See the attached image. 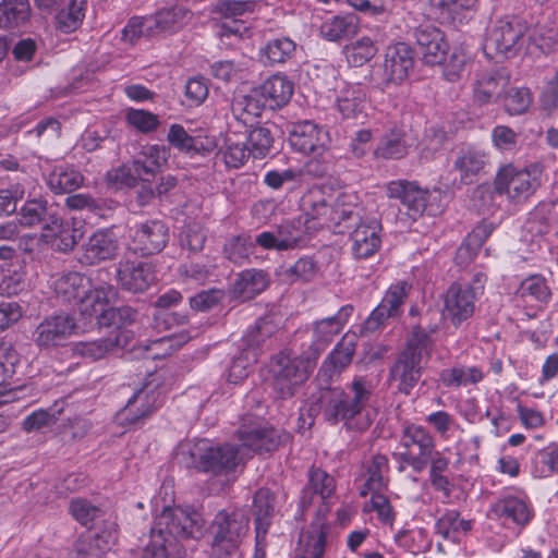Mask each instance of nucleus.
I'll return each instance as SVG.
<instances>
[{"label": "nucleus", "mask_w": 558, "mask_h": 558, "mask_svg": "<svg viewBox=\"0 0 558 558\" xmlns=\"http://www.w3.org/2000/svg\"><path fill=\"white\" fill-rule=\"evenodd\" d=\"M255 2L252 0H219L215 3L214 13L220 14L225 19H235L246 12H253Z\"/></svg>", "instance_id": "nucleus-63"}, {"label": "nucleus", "mask_w": 558, "mask_h": 558, "mask_svg": "<svg viewBox=\"0 0 558 558\" xmlns=\"http://www.w3.org/2000/svg\"><path fill=\"white\" fill-rule=\"evenodd\" d=\"M187 468L211 473L214 475L227 474L238 465L239 450L235 446H211L208 440H199L186 452L182 451Z\"/></svg>", "instance_id": "nucleus-7"}, {"label": "nucleus", "mask_w": 558, "mask_h": 558, "mask_svg": "<svg viewBox=\"0 0 558 558\" xmlns=\"http://www.w3.org/2000/svg\"><path fill=\"white\" fill-rule=\"evenodd\" d=\"M239 437L243 446L262 453L276 450L288 435L270 426H259L240 429Z\"/></svg>", "instance_id": "nucleus-27"}, {"label": "nucleus", "mask_w": 558, "mask_h": 558, "mask_svg": "<svg viewBox=\"0 0 558 558\" xmlns=\"http://www.w3.org/2000/svg\"><path fill=\"white\" fill-rule=\"evenodd\" d=\"M86 0H71L57 15V28L62 33L74 32L85 16Z\"/></svg>", "instance_id": "nucleus-51"}, {"label": "nucleus", "mask_w": 558, "mask_h": 558, "mask_svg": "<svg viewBox=\"0 0 558 558\" xmlns=\"http://www.w3.org/2000/svg\"><path fill=\"white\" fill-rule=\"evenodd\" d=\"M51 218L50 225H46V233H41V236L46 242L56 240V245L61 252L72 251L77 244L81 233L64 223L59 216H52Z\"/></svg>", "instance_id": "nucleus-44"}, {"label": "nucleus", "mask_w": 558, "mask_h": 558, "mask_svg": "<svg viewBox=\"0 0 558 558\" xmlns=\"http://www.w3.org/2000/svg\"><path fill=\"white\" fill-rule=\"evenodd\" d=\"M414 37L426 64H441L449 49L444 33L434 25H421L415 28Z\"/></svg>", "instance_id": "nucleus-20"}, {"label": "nucleus", "mask_w": 558, "mask_h": 558, "mask_svg": "<svg viewBox=\"0 0 558 558\" xmlns=\"http://www.w3.org/2000/svg\"><path fill=\"white\" fill-rule=\"evenodd\" d=\"M354 353L355 342L347 337L342 338L327 355L320 367V372L330 378L336 374L339 375L351 364Z\"/></svg>", "instance_id": "nucleus-40"}, {"label": "nucleus", "mask_w": 558, "mask_h": 558, "mask_svg": "<svg viewBox=\"0 0 558 558\" xmlns=\"http://www.w3.org/2000/svg\"><path fill=\"white\" fill-rule=\"evenodd\" d=\"M119 243L114 233L108 229L94 232L83 244L81 263L97 265L117 257Z\"/></svg>", "instance_id": "nucleus-23"}, {"label": "nucleus", "mask_w": 558, "mask_h": 558, "mask_svg": "<svg viewBox=\"0 0 558 558\" xmlns=\"http://www.w3.org/2000/svg\"><path fill=\"white\" fill-rule=\"evenodd\" d=\"M307 484L302 489L300 507L307 510L314 502L315 496L322 500H329L336 492V481L325 470L312 465L307 471Z\"/></svg>", "instance_id": "nucleus-26"}, {"label": "nucleus", "mask_w": 558, "mask_h": 558, "mask_svg": "<svg viewBox=\"0 0 558 558\" xmlns=\"http://www.w3.org/2000/svg\"><path fill=\"white\" fill-rule=\"evenodd\" d=\"M89 279L80 272H68L54 282V291L63 303L77 302L81 306Z\"/></svg>", "instance_id": "nucleus-34"}, {"label": "nucleus", "mask_w": 558, "mask_h": 558, "mask_svg": "<svg viewBox=\"0 0 558 558\" xmlns=\"http://www.w3.org/2000/svg\"><path fill=\"white\" fill-rule=\"evenodd\" d=\"M116 279L122 290L143 293L156 282V268L149 262L122 259L117 265Z\"/></svg>", "instance_id": "nucleus-13"}, {"label": "nucleus", "mask_w": 558, "mask_h": 558, "mask_svg": "<svg viewBox=\"0 0 558 558\" xmlns=\"http://www.w3.org/2000/svg\"><path fill=\"white\" fill-rule=\"evenodd\" d=\"M296 44L289 37L274 38L260 50L269 64L284 63L292 58Z\"/></svg>", "instance_id": "nucleus-50"}, {"label": "nucleus", "mask_w": 558, "mask_h": 558, "mask_svg": "<svg viewBox=\"0 0 558 558\" xmlns=\"http://www.w3.org/2000/svg\"><path fill=\"white\" fill-rule=\"evenodd\" d=\"M412 48L405 43L389 46L385 52L384 74L386 83H401L413 70Z\"/></svg>", "instance_id": "nucleus-24"}, {"label": "nucleus", "mask_w": 558, "mask_h": 558, "mask_svg": "<svg viewBox=\"0 0 558 558\" xmlns=\"http://www.w3.org/2000/svg\"><path fill=\"white\" fill-rule=\"evenodd\" d=\"M488 156L474 146H460L454 151L452 160L453 171L459 173L461 184H473L485 172Z\"/></svg>", "instance_id": "nucleus-18"}, {"label": "nucleus", "mask_w": 558, "mask_h": 558, "mask_svg": "<svg viewBox=\"0 0 558 558\" xmlns=\"http://www.w3.org/2000/svg\"><path fill=\"white\" fill-rule=\"evenodd\" d=\"M440 380L446 387L466 386L477 384L483 379V373L477 367L457 366L440 372Z\"/></svg>", "instance_id": "nucleus-49"}, {"label": "nucleus", "mask_w": 558, "mask_h": 558, "mask_svg": "<svg viewBox=\"0 0 558 558\" xmlns=\"http://www.w3.org/2000/svg\"><path fill=\"white\" fill-rule=\"evenodd\" d=\"M542 184V169L537 165L518 168L511 163L501 167L494 180V191L506 195L513 204L527 202Z\"/></svg>", "instance_id": "nucleus-6"}, {"label": "nucleus", "mask_w": 558, "mask_h": 558, "mask_svg": "<svg viewBox=\"0 0 558 558\" xmlns=\"http://www.w3.org/2000/svg\"><path fill=\"white\" fill-rule=\"evenodd\" d=\"M353 310V306L348 304L342 306L336 315L316 322L315 333L324 341L330 340L332 336L338 335L342 330Z\"/></svg>", "instance_id": "nucleus-52"}, {"label": "nucleus", "mask_w": 558, "mask_h": 558, "mask_svg": "<svg viewBox=\"0 0 558 558\" xmlns=\"http://www.w3.org/2000/svg\"><path fill=\"white\" fill-rule=\"evenodd\" d=\"M375 386L366 376H355L344 388H328L320 391L319 410L326 422L342 424L348 430L364 432L373 423L367 407Z\"/></svg>", "instance_id": "nucleus-1"}, {"label": "nucleus", "mask_w": 558, "mask_h": 558, "mask_svg": "<svg viewBox=\"0 0 558 558\" xmlns=\"http://www.w3.org/2000/svg\"><path fill=\"white\" fill-rule=\"evenodd\" d=\"M190 11L183 7H171L156 13L154 17H149L146 26V36L154 37L162 34H171L180 28L190 19Z\"/></svg>", "instance_id": "nucleus-29"}, {"label": "nucleus", "mask_w": 558, "mask_h": 558, "mask_svg": "<svg viewBox=\"0 0 558 558\" xmlns=\"http://www.w3.org/2000/svg\"><path fill=\"white\" fill-rule=\"evenodd\" d=\"M276 331V325L272 318L268 315L259 317L254 326H252L246 333L243 336V342L245 350L252 352L253 361L257 357L256 350Z\"/></svg>", "instance_id": "nucleus-46"}, {"label": "nucleus", "mask_w": 558, "mask_h": 558, "mask_svg": "<svg viewBox=\"0 0 558 558\" xmlns=\"http://www.w3.org/2000/svg\"><path fill=\"white\" fill-rule=\"evenodd\" d=\"M46 183L54 194L72 193L83 185L84 177L73 168H56L48 174Z\"/></svg>", "instance_id": "nucleus-45"}, {"label": "nucleus", "mask_w": 558, "mask_h": 558, "mask_svg": "<svg viewBox=\"0 0 558 558\" xmlns=\"http://www.w3.org/2000/svg\"><path fill=\"white\" fill-rule=\"evenodd\" d=\"M317 270L318 267L313 257L305 256L301 257L294 265L287 268L282 275L284 280L290 283L298 280L310 282L315 278Z\"/></svg>", "instance_id": "nucleus-58"}, {"label": "nucleus", "mask_w": 558, "mask_h": 558, "mask_svg": "<svg viewBox=\"0 0 558 558\" xmlns=\"http://www.w3.org/2000/svg\"><path fill=\"white\" fill-rule=\"evenodd\" d=\"M387 194L390 198L401 202L399 211L412 220H416L425 210L427 193L413 182L392 181L387 186Z\"/></svg>", "instance_id": "nucleus-19"}, {"label": "nucleus", "mask_w": 558, "mask_h": 558, "mask_svg": "<svg viewBox=\"0 0 558 558\" xmlns=\"http://www.w3.org/2000/svg\"><path fill=\"white\" fill-rule=\"evenodd\" d=\"M388 471V458L385 454L376 453L373 456L367 466L368 477L365 483V489L361 490L362 496L367 493L380 492L385 487L384 472Z\"/></svg>", "instance_id": "nucleus-55"}, {"label": "nucleus", "mask_w": 558, "mask_h": 558, "mask_svg": "<svg viewBox=\"0 0 558 558\" xmlns=\"http://www.w3.org/2000/svg\"><path fill=\"white\" fill-rule=\"evenodd\" d=\"M377 47L369 37H362L343 47V53L351 66H362L377 53Z\"/></svg>", "instance_id": "nucleus-48"}, {"label": "nucleus", "mask_w": 558, "mask_h": 558, "mask_svg": "<svg viewBox=\"0 0 558 558\" xmlns=\"http://www.w3.org/2000/svg\"><path fill=\"white\" fill-rule=\"evenodd\" d=\"M274 512L275 495L267 488L258 489L253 500V515L257 537L267 533Z\"/></svg>", "instance_id": "nucleus-43"}, {"label": "nucleus", "mask_w": 558, "mask_h": 558, "mask_svg": "<svg viewBox=\"0 0 558 558\" xmlns=\"http://www.w3.org/2000/svg\"><path fill=\"white\" fill-rule=\"evenodd\" d=\"M476 300L472 289L461 282H453L448 288L444 299L445 315L453 327L459 328L473 316Z\"/></svg>", "instance_id": "nucleus-16"}, {"label": "nucleus", "mask_w": 558, "mask_h": 558, "mask_svg": "<svg viewBox=\"0 0 558 558\" xmlns=\"http://www.w3.org/2000/svg\"><path fill=\"white\" fill-rule=\"evenodd\" d=\"M405 132L395 128L385 133L374 150L376 158L390 160L402 159L409 154V144L405 140Z\"/></svg>", "instance_id": "nucleus-39"}, {"label": "nucleus", "mask_w": 558, "mask_h": 558, "mask_svg": "<svg viewBox=\"0 0 558 558\" xmlns=\"http://www.w3.org/2000/svg\"><path fill=\"white\" fill-rule=\"evenodd\" d=\"M130 248L141 256L160 253L169 241V228L162 220L148 219L129 230Z\"/></svg>", "instance_id": "nucleus-10"}, {"label": "nucleus", "mask_w": 558, "mask_h": 558, "mask_svg": "<svg viewBox=\"0 0 558 558\" xmlns=\"http://www.w3.org/2000/svg\"><path fill=\"white\" fill-rule=\"evenodd\" d=\"M381 225L372 218L350 231L351 252L355 259L372 257L381 246Z\"/></svg>", "instance_id": "nucleus-22"}, {"label": "nucleus", "mask_w": 558, "mask_h": 558, "mask_svg": "<svg viewBox=\"0 0 558 558\" xmlns=\"http://www.w3.org/2000/svg\"><path fill=\"white\" fill-rule=\"evenodd\" d=\"M493 231L494 225L492 222L482 221L478 223L458 248L456 255L457 263L462 265L472 260Z\"/></svg>", "instance_id": "nucleus-42"}, {"label": "nucleus", "mask_w": 558, "mask_h": 558, "mask_svg": "<svg viewBox=\"0 0 558 558\" xmlns=\"http://www.w3.org/2000/svg\"><path fill=\"white\" fill-rule=\"evenodd\" d=\"M430 5L438 10L440 15L456 21L465 12L474 9L475 0H429Z\"/></svg>", "instance_id": "nucleus-61"}, {"label": "nucleus", "mask_w": 558, "mask_h": 558, "mask_svg": "<svg viewBox=\"0 0 558 558\" xmlns=\"http://www.w3.org/2000/svg\"><path fill=\"white\" fill-rule=\"evenodd\" d=\"M399 445L402 451L395 454L400 462L399 472H403L407 464L414 472L421 473L429 464L436 451L434 436L425 427L416 424L403 427Z\"/></svg>", "instance_id": "nucleus-8"}, {"label": "nucleus", "mask_w": 558, "mask_h": 558, "mask_svg": "<svg viewBox=\"0 0 558 558\" xmlns=\"http://www.w3.org/2000/svg\"><path fill=\"white\" fill-rule=\"evenodd\" d=\"M250 235H234L223 246L225 257L234 265H243L254 245Z\"/></svg>", "instance_id": "nucleus-56"}, {"label": "nucleus", "mask_w": 558, "mask_h": 558, "mask_svg": "<svg viewBox=\"0 0 558 558\" xmlns=\"http://www.w3.org/2000/svg\"><path fill=\"white\" fill-rule=\"evenodd\" d=\"M359 17L355 14L336 15L323 22L319 34L329 41L349 39L357 33Z\"/></svg>", "instance_id": "nucleus-35"}, {"label": "nucleus", "mask_w": 558, "mask_h": 558, "mask_svg": "<svg viewBox=\"0 0 558 558\" xmlns=\"http://www.w3.org/2000/svg\"><path fill=\"white\" fill-rule=\"evenodd\" d=\"M108 549L109 542L104 536H82L74 544L72 558H101Z\"/></svg>", "instance_id": "nucleus-54"}, {"label": "nucleus", "mask_w": 558, "mask_h": 558, "mask_svg": "<svg viewBox=\"0 0 558 558\" xmlns=\"http://www.w3.org/2000/svg\"><path fill=\"white\" fill-rule=\"evenodd\" d=\"M126 121L142 133L153 132L159 125L158 116L143 109H130L126 112Z\"/></svg>", "instance_id": "nucleus-64"}, {"label": "nucleus", "mask_w": 558, "mask_h": 558, "mask_svg": "<svg viewBox=\"0 0 558 558\" xmlns=\"http://www.w3.org/2000/svg\"><path fill=\"white\" fill-rule=\"evenodd\" d=\"M293 84L287 77L272 75L263 83L258 93L270 108L282 107L293 95Z\"/></svg>", "instance_id": "nucleus-36"}, {"label": "nucleus", "mask_w": 558, "mask_h": 558, "mask_svg": "<svg viewBox=\"0 0 558 558\" xmlns=\"http://www.w3.org/2000/svg\"><path fill=\"white\" fill-rule=\"evenodd\" d=\"M118 289L114 286L92 287L88 283L86 295H84L80 312L86 316H97L101 325V312L106 311L107 305L118 299Z\"/></svg>", "instance_id": "nucleus-32"}, {"label": "nucleus", "mask_w": 558, "mask_h": 558, "mask_svg": "<svg viewBox=\"0 0 558 558\" xmlns=\"http://www.w3.org/2000/svg\"><path fill=\"white\" fill-rule=\"evenodd\" d=\"M494 511L498 517L511 519L518 525L527 524L532 515L527 505L517 497L498 500L494 506Z\"/></svg>", "instance_id": "nucleus-47"}, {"label": "nucleus", "mask_w": 558, "mask_h": 558, "mask_svg": "<svg viewBox=\"0 0 558 558\" xmlns=\"http://www.w3.org/2000/svg\"><path fill=\"white\" fill-rule=\"evenodd\" d=\"M317 359L318 350L312 347L296 356H291L284 351L274 355L270 362V373L272 389L277 398L281 400L293 398L310 378Z\"/></svg>", "instance_id": "nucleus-3"}, {"label": "nucleus", "mask_w": 558, "mask_h": 558, "mask_svg": "<svg viewBox=\"0 0 558 558\" xmlns=\"http://www.w3.org/2000/svg\"><path fill=\"white\" fill-rule=\"evenodd\" d=\"M411 286L401 281L392 284L381 302L372 311L361 327V335L368 336L380 330L389 318L399 316L401 306L408 298Z\"/></svg>", "instance_id": "nucleus-11"}, {"label": "nucleus", "mask_w": 558, "mask_h": 558, "mask_svg": "<svg viewBox=\"0 0 558 558\" xmlns=\"http://www.w3.org/2000/svg\"><path fill=\"white\" fill-rule=\"evenodd\" d=\"M336 190L329 185H315L301 198V209L306 217L305 223L314 221V228L328 227Z\"/></svg>", "instance_id": "nucleus-15"}, {"label": "nucleus", "mask_w": 558, "mask_h": 558, "mask_svg": "<svg viewBox=\"0 0 558 558\" xmlns=\"http://www.w3.org/2000/svg\"><path fill=\"white\" fill-rule=\"evenodd\" d=\"M247 531L248 518L242 510L218 511L208 527L211 558H230Z\"/></svg>", "instance_id": "nucleus-5"}, {"label": "nucleus", "mask_w": 558, "mask_h": 558, "mask_svg": "<svg viewBox=\"0 0 558 558\" xmlns=\"http://www.w3.org/2000/svg\"><path fill=\"white\" fill-rule=\"evenodd\" d=\"M205 520L197 511L165 507L151 527L153 541L145 547L142 558H168L172 539H196L202 536Z\"/></svg>", "instance_id": "nucleus-2"}, {"label": "nucleus", "mask_w": 558, "mask_h": 558, "mask_svg": "<svg viewBox=\"0 0 558 558\" xmlns=\"http://www.w3.org/2000/svg\"><path fill=\"white\" fill-rule=\"evenodd\" d=\"M69 512L83 526L92 529L96 520L104 517V510L85 498L72 499Z\"/></svg>", "instance_id": "nucleus-53"}, {"label": "nucleus", "mask_w": 558, "mask_h": 558, "mask_svg": "<svg viewBox=\"0 0 558 558\" xmlns=\"http://www.w3.org/2000/svg\"><path fill=\"white\" fill-rule=\"evenodd\" d=\"M270 284V276L264 269L248 268L236 274L229 288L232 300L247 302L263 293Z\"/></svg>", "instance_id": "nucleus-21"}, {"label": "nucleus", "mask_w": 558, "mask_h": 558, "mask_svg": "<svg viewBox=\"0 0 558 558\" xmlns=\"http://www.w3.org/2000/svg\"><path fill=\"white\" fill-rule=\"evenodd\" d=\"M122 338L124 337L121 331H114L104 339L77 342L73 345L72 350L75 355L95 362L123 348L124 343L122 342Z\"/></svg>", "instance_id": "nucleus-31"}, {"label": "nucleus", "mask_w": 558, "mask_h": 558, "mask_svg": "<svg viewBox=\"0 0 558 558\" xmlns=\"http://www.w3.org/2000/svg\"><path fill=\"white\" fill-rule=\"evenodd\" d=\"M509 82L510 74L505 68L484 74L476 83L474 92L475 101L480 105L495 101L502 95Z\"/></svg>", "instance_id": "nucleus-30"}, {"label": "nucleus", "mask_w": 558, "mask_h": 558, "mask_svg": "<svg viewBox=\"0 0 558 558\" xmlns=\"http://www.w3.org/2000/svg\"><path fill=\"white\" fill-rule=\"evenodd\" d=\"M429 341L420 329L408 336L403 349L389 369V378L396 383L400 393L409 396L420 381L424 364L429 359Z\"/></svg>", "instance_id": "nucleus-4"}, {"label": "nucleus", "mask_w": 558, "mask_h": 558, "mask_svg": "<svg viewBox=\"0 0 558 558\" xmlns=\"http://www.w3.org/2000/svg\"><path fill=\"white\" fill-rule=\"evenodd\" d=\"M325 133L312 121L293 124L289 142L291 147L302 154H311L324 146Z\"/></svg>", "instance_id": "nucleus-28"}, {"label": "nucleus", "mask_w": 558, "mask_h": 558, "mask_svg": "<svg viewBox=\"0 0 558 558\" xmlns=\"http://www.w3.org/2000/svg\"><path fill=\"white\" fill-rule=\"evenodd\" d=\"M155 379L146 381L122 409L121 414L130 424H137L150 416L163 402L162 392L159 389V381Z\"/></svg>", "instance_id": "nucleus-14"}, {"label": "nucleus", "mask_w": 558, "mask_h": 558, "mask_svg": "<svg viewBox=\"0 0 558 558\" xmlns=\"http://www.w3.org/2000/svg\"><path fill=\"white\" fill-rule=\"evenodd\" d=\"M222 159L229 168H240L252 155L248 146L244 142H239L228 134L225 141V147L220 149Z\"/></svg>", "instance_id": "nucleus-57"}, {"label": "nucleus", "mask_w": 558, "mask_h": 558, "mask_svg": "<svg viewBox=\"0 0 558 558\" xmlns=\"http://www.w3.org/2000/svg\"><path fill=\"white\" fill-rule=\"evenodd\" d=\"M32 16V8L28 0H1L0 27L13 29L25 25Z\"/></svg>", "instance_id": "nucleus-41"}, {"label": "nucleus", "mask_w": 558, "mask_h": 558, "mask_svg": "<svg viewBox=\"0 0 558 558\" xmlns=\"http://www.w3.org/2000/svg\"><path fill=\"white\" fill-rule=\"evenodd\" d=\"M364 101L365 94L361 88L347 89L338 98V109L344 118H355L362 111Z\"/></svg>", "instance_id": "nucleus-60"}, {"label": "nucleus", "mask_w": 558, "mask_h": 558, "mask_svg": "<svg viewBox=\"0 0 558 558\" xmlns=\"http://www.w3.org/2000/svg\"><path fill=\"white\" fill-rule=\"evenodd\" d=\"M303 240V232L293 221H286L272 231H264L255 236V244L264 250L289 251L293 250Z\"/></svg>", "instance_id": "nucleus-25"}, {"label": "nucleus", "mask_w": 558, "mask_h": 558, "mask_svg": "<svg viewBox=\"0 0 558 558\" xmlns=\"http://www.w3.org/2000/svg\"><path fill=\"white\" fill-rule=\"evenodd\" d=\"M250 153L254 158H265L274 148L275 136L279 130L275 123L252 126L245 131Z\"/></svg>", "instance_id": "nucleus-37"}, {"label": "nucleus", "mask_w": 558, "mask_h": 558, "mask_svg": "<svg viewBox=\"0 0 558 558\" xmlns=\"http://www.w3.org/2000/svg\"><path fill=\"white\" fill-rule=\"evenodd\" d=\"M20 223L25 227L41 225L43 233H46V225H50L52 216H59L57 210L48 206L44 198H34L25 202L19 211Z\"/></svg>", "instance_id": "nucleus-38"}, {"label": "nucleus", "mask_w": 558, "mask_h": 558, "mask_svg": "<svg viewBox=\"0 0 558 558\" xmlns=\"http://www.w3.org/2000/svg\"><path fill=\"white\" fill-rule=\"evenodd\" d=\"M526 32L527 23L522 17L512 15L499 19L487 33L484 50L486 53L512 58L520 51Z\"/></svg>", "instance_id": "nucleus-9"}, {"label": "nucleus", "mask_w": 558, "mask_h": 558, "mask_svg": "<svg viewBox=\"0 0 558 558\" xmlns=\"http://www.w3.org/2000/svg\"><path fill=\"white\" fill-rule=\"evenodd\" d=\"M468 56L462 49L454 48L449 57L442 60V74L449 82H457L465 71Z\"/></svg>", "instance_id": "nucleus-62"}, {"label": "nucleus", "mask_w": 558, "mask_h": 558, "mask_svg": "<svg viewBox=\"0 0 558 558\" xmlns=\"http://www.w3.org/2000/svg\"><path fill=\"white\" fill-rule=\"evenodd\" d=\"M76 328V320L70 314L49 316L36 327L34 341L38 348L51 350L64 345Z\"/></svg>", "instance_id": "nucleus-12"}, {"label": "nucleus", "mask_w": 558, "mask_h": 558, "mask_svg": "<svg viewBox=\"0 0 558 558\" xmlns=\"http://www.w3.org/2000/svg\"><path fill=\"white\" fill-rule=\"evenodd\" d=\"M355 201L353 194L337 190L327 228L344 234L362 223L361 208Z\"/></svg>", "instance_id": "nucleus-17"}, {"label": "nucleus", "mask_w": 558, "mask_h": 558, "mask_svg": "<svg viewBox=\"0 0 558 558\" xmlns=\"http://www.w3.org/2000/svg\"><path fill=\"white\" fill-rule=\"evenodd\" d=\"M138 311L131 305L108 307L101 312V325L118 327L132 325L137 320Z\"/></svg>", "instance_id": "nucleus-59"}, {"label": "nucleus", "mask_w": 558, "mask_h": 558, "mask_svg": "<svg viewBox=\"0 0 558 558\" xmlns=\"http://www.w3.org/2000/svg\"><path fill=\"white\" fill-rule=\"evenodd\" d=\"M265 106L266 102L258 90H253L251 94L240 95L233 99L231 113L236 122L242 123L245 128H252Z\"/></svg>", "instance_id": "nucleus-33"}]
</instances>
